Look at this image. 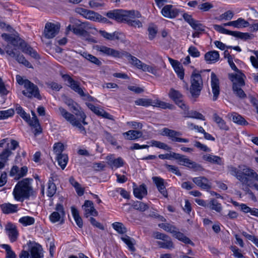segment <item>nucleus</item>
I'll return each mask as SVG.
<instances>
[{
  "mask_svg": "<svg viewBox=\"0 0 258 258\" xmlns=\"http://www.w3.org/2000/svg\"><path fill=\"white\" fill-rule=\"evenodd\" d=\"M228 172L235 176L242 184L248 185L249 178L258 181V174L253 169L245 165L239 166V168L232 165L227 167Z\"/></svg>",
  "mask_w": 258,
  "mask_h": 258,
  "instance_id": "f257e3e1",
  "label": "nucleus"
},
{
  "mask_svg": "<svg viewBox=\"0 0 258 258\" xmlns=\"http://www.w3.org/2000/svg\"><path fill=\"white\" fill-rule=\"evenodd\" d=\"M245 76L243 73L229 74V79L232 82V91L235 96L241 100L247 97L246 93L242 89L245 86L244 78Z\"/></svg>",
  "mask_w": 258,
  "mask_h": 258,
  "instance_id": "f03ea898",
  "label": "nucleus"
},
{
  "mask_svg": "<svg viewBox=\"0 0 258 258\" xmlns=\"http://www.w3.org/2000/svg\"><path fill=\"white\" fill-rule=\"evenodd\" d=\"M32 190L28 179L25 178L18 182L13 190V194L16 201H23L29 198Z\"/></svg>",
  "mask_w": 258,
  "mask_h": 258,
  "instance_id": "7ed1b4c3",
  "label": "nucleus"
},
{
  "mask_svg": "<svg viewBox=\"0 0 258 258\" xmlns=\"http://www.w3.org/2000/svg\"><path fill=\"white\" fill-rule=\"evenodd\" d=\"M61 76L63 81L67 82V85L81 97H83L84 100L92 102L96 100L95 98L90 96L88 93H85L83 89L80 87V83L74 80L70 75L61 74Z\"/></svg>",
  "mask_w": 258,
  "mask_h": 258,
  "instance_id": "20e7f679",
  "label": "nucleus"
},
{
  "mask_svg": "<svg viewBox=\"0 0 258 258\" xmlns=\"http://www.w3.org/2000/svg\"><path fill=\"white\" fill-rule=\"evenodd\" d=\"M190 86L189 91L191 97L194 98H198L203 87V81L200 73L194 71L190 77Z\"/></svg>",
  "mask_w": 258,
  "mask_h": 258,
  "instance_id": "39448f33",
  "label": "nucleus"
},
{
  "mask_svg": "<svg viewBox=\"0 0 258 258\" xmlns=\"http://www.w3.org/2000/svg\"><path fill=\"white\" fill-rule=\"evenodd\" d=\"M214 28L217 31L225 34L230 35L235 37L240 38L242 40H246L251 39L253 37V35L247 32L243 33L239 31H232L227 30L222 26L215 24L214 25Z\"/></svg>",
  "mask_w": 258,
  "mask_h": 258,
  "instance_id": "423d86ee",
  "label": "nucleus"
},
{
  "mask_svg": "<svg viewBox=\"0 0 258 258\" xmlns=\"http://www.w3.org/2000/svg\"><path fill=\"white\" fill-rule=\"evenodd\" d=\"M126 15L124 22L133 27H142V22L140 20L136 19V18H140L142 16L139 12L135 10L128 11Z\"/></svg>",
  "mask_w": 258,
  "mask_h": 258,
  "instance_id": "0eeeda50",
  "label": "nucleus"
},
{
  "mask_svg": "<svg viewBox=\"0 0 258 258\" xmlns=\"http://www.w3.org/2000/svg\"><path fill=\"white\" fill-rule=\"evenodd\" d=\"M24 88L25 90L22 91L24 96L30 98L34 97L39 100L41 99L38 87L31 81H26Z\"/></svg>",
  "mask_w": 258,
  "mask_h": 258,
  "instance_id": "6e6552de",
  "label": "nucleus"
},
{
  "mask_svg": "<svg viewBox=\"0 0 258 258\" xmlns=\"http://www.w3.org/2000/svg\"><path fill=\"white\" fill-rule=\"evenodd\" d=\"M94 48L101 55L114 58L122 57L123 51H119L104 45H96L94 46Z\"/></svg>",
  "mask_w": 258,
  "mask_h": 258,
  "instance_id": "1a4fd4ad",
  "label": "nucleus"
},
{
  "mask_svg": "<svg viewBox=\"0 0 258 258\" xmlns=\"http://www.w3.org/2000/svg\"><path fill=\"white\" fill-rule=\"evenodd\" d=\"M64 216L65 212L63 206L60 204H57L55 211L49 216V220L53 223L59 222L60 224H62L64 222Z\"/></svg>",
  "mask_w": 258,
  "mask_h": 258,
  "instance_id": "9d476101",
  "label": "nucleus"
},
{
  "mask_svg": "<svg viewBox=\"0 0 258 258\" xmlns=\"http://www.w3.org/2000/svg\"><path fill=\"white\" fill-rule=\"evenodd\" d=\"M161 135L162 136L168 137L173 142L186 143H188L189 141L188 139L179 137L182 135L181 132L170 130L166 127L162 129V133Z\"/></svg>",
  "mask_w": 258,
  "mask_h": 258,
  "instance_id": "9b49d317",
  "label": "nucleus"
},
{
  "mask_svg": "<svg viewBox=\"0 0 258 258\" xmlns=\"http://www.w3.org/2000/svg\"><path fill=\"white\" fill-rule=\"evenodd\" d=\"M168 95L174 103L182 109L185 110L187 108L183 101V96L179 91L171 88Z\"/></svg>",
  "mask_w": 258,
  "mask_h": 258,
  "instance_id": "f8f14e48",
  "label": "nucleus"
},
{
  "mask_svg": "<svg viewBox=\"0 0 258 258\" xmlns=\"http://www.w3.org/2000/svg\"><path fill=\"white\" fill-rule=\"evenodd\" d=\"M181 11L175 6L167 5L164 6L161 10L162 15L166 18L173 19L177 17Z\"/></svg>",
  "mask_w": 258,
  "mask_h": 258,
  "instance_id": "ddd939ff",
  "label": "nucleus"
},
{
  "mask_svg": "<svg viewBox=\"0 0 258 258\" xmlns=\"http://www.w3.org/2000/svg\"><path fill=\"white\" fill-rule=\"evenodd\" d=\"M59 28V26L57 24L50 22L46 23L43 32L44 37L47 39L53 38L58 33Z\"/></svg>",
  "mask_w": 258,
  "mask_h": 258,
  "instance_id": "4468645a",
  "label": "nucleus"
},
{
  "mask_svg": "<svg viewBox=\"0 0 258 258\" xmlns=\"http://www.w3.org/2000/svg\"><path fill=\"white\" fill-rule=\"evenodd\" d=\"M179 164L192 169L194 171H201L204 169L201 165L190 160L183 155H181Z\"/></svg>",
  "mask_w": 258,
  "mask_h": 258,
  "instance_id": "2eb2a0df",
  "label": "nucleus"
},
{
  "mask_svg": "<svg viewBox=\"0 0 258 258\" xmlns=\"http://www.w3.org/2000/svg\"><path fill=\"white\" fill-rule=\"evenodd\" d=\"M30 252V258H43L42 248L36 242L29 241L28 243Z\"/></svg>",
  "mask_w": 258,
  "mask_h": 258,
  "instance_id": "dca6fc26",
  "label": "nucleus"
},
{
  "mask_svg": "<svg viewBox=\"0 0 258 258\" xmlns=\"http://www.w3.org/2000/svg\"><path fill=\"white\" fill-rule=\"evenodd\" d=\"M127 11L123 10H114L107 12L106 15L108 18L118 22H124Z\"/></svg>",
  "mask_w": 258,
  "mask_h": 258,
  "instance_id": "f3484780",
  "label": "nucleus"
},
{
  "mask_svg": "<svg viewBox=\"0 0 258 258\" xmlns=\"http://www.w3.org/2000/svg\"><path fill=\"white\" fill-rule=\"evenodd\" d=\"M5 230L11 242H15L18 237L19 232L16 226L12 223H8Z\"/></svg>",
  "mask_w": 258,
  "mask_h": 258,
  "instance_id": "a211bd4d",
  "label": "nucleus"
},
{
  "mask_svg": "<svg viewBox=\"0 0 258 258\" xmlns=\"http://www.w3.org/2000/svg\"><path fill=\"white\" fill-rule=\"evenodd\" d=\"M84 210V215L86 217L90 216H97L98 212L94 208L93 203L89 200L85 201L84 204L82 206Z\"/></svg>",
  "mask_w": 258,
  "mask_h": 258,
  "instance_id": "6ab92c4d",
  "label": "nucleus"
},
{
  "mask_svg": "<svg viewBox=\"0 0 258 258\" xmlns=\"http://www.w3.org/2000/svg\"><path fill=\"white\" fill-rule=\"evenodd\" d=\"M211 87L213 93V100L216 101L219 95L220 88L219 79L214 73L211 74Z\"/></svg>",
  "mask_w": 258,
  "mask_h": 258,
  "instance_id": "aec40b11",
  "label": "nucleus"
},
{
  "mask_svg": "<svg viewBox=\"0 0 258 258\" xmlns=\"http://www.w3.org/2000/svg\"><path fill=\"white\" fill-rule=\"evenodd\" d=\"M28 168L27 166H23L20 169L17 166L15 165L13 166L12 168L10 174L11 176L15 175V178L17 179H19L21 178L26 176Z\"/></svg>",
  "mask_w": 258,
  "mask_h": 258,
  "instance_id": "412c9836",
  "label": "nucleus"
},
{
  "mask_svg": "<svg viewBox=\"0 0 258 258\" xmlns=\"http://www.w3.org/2000/svg\"><path fill=\"white\" fill-rule=\"evenodd\" d=\"M192 181L202 189L208 190L211 188L209 180L204 176H199L192 178Z\"/></svg>",
  "mask_w": 258,
  "mask_h": 258,
  "instance_id": "4be33fe9",
  "label": "nucleus"
},
{
  "mask_svg": "<svg viewBox=\"0 0 258 258\" xmlns=\"http://www.w3.org/2000/svg\"><path fill=\"white\" fill-rule=\"evenodd\" d=\"M152 179L154 183L156 184L159 191L164 197L167 198L168 194L164 184V180L163 178L157 176L153 177Z\"/></svg>",
  "mask_w": 258,
  "mask_h": 258,
  "instance_id": "5701e85b",
  "label": "nucleus"
},
{
  "mask_svg": "<svg viewBox=\"0 0 258 258\" xmlns=\"http://www.w3.org/2000/svg\"><path fill=\"white\" fill-rule=\"evenodd\" d=\"M169 60L174 68L175 73L177 74L178 77L181 79L183 80L184 72L183 67L177 60L169 58Z\"/></svg>",
  "mask_w": 258,
  "mask_h": 258,
  "instance_id": "b1692460",
  "label": "nucleus"
},
{
  "mask_svg": "<svg viewBox=\"0 0 258 258\" xmlns=\"http://www.w3.org/2000/svg\"><path fill=\"white\" fill-rule=\"evenodd\" d=\"M220 58L219 52L216 50H212L206 52L205 54V59L208 63H214Z\"/></svg>",
  "mask_w": 258,
  "mask_h": 258,
  "instance_id": "393cba45",
  "label": "nucleus"
},
{
  "mask_svg": "<svg viewBox=\"0 0 258 258\" xmlns=\"http://www.w3.org/2000/svg\"><path fill=\"white\" fill-rule=\"evenodd\" d=\"M123 136L126 140H135L143 136L142 132L137 130H130L123 133Z\"/></svg>",
  "mask_w": 258,
  "mask_h": 258,
  "instance_id": "a878e982",
  "label": "nucleus"
},
{
  "mask_svg": "<svg viewBox=\"0 0 258 258\" xmlns=\"http://www.w3.org/2000/svg\"><path fill=\"white\" fill-rule=\"evenodd\" d=\"M1 208L4 214H9L16 213L18 210V206L10 203H4L1 205Z\"/></svg>",
  "mask_w": 258,
  "mask_h": 258,
  "instance_id": "bb28decb",
  "label": "nucleus"
},
{
  "mask_svg": "<svg viewBox=\"0 0 258 258\" xmlns=\"http://www.w3.org/2000/svg\"><path fill=\"white\" fill-rule=\"evenodd\" d=\"M20 45L21 47L22 51L24 53L30 55L31 57L35 59L39 58V55L37 52L31 47L27 45L24 42H21L20 43Z\"/></svg>",
  "mask_w": 258,
  "mask_h": 258,
  "instance_id": "cd10ccee",
  "label": "nucleus"
},
{
  "mask_svg": "<svg viewBox=\"0 0 258 258\" xmlns=\"http://www.w3.org/2000/svg\"><path fill=\"white\" fill-rule=\"evenodd\" d=\"M107 164L112 168H118L122 167L124 165V161L121 157L116 159L112 158L111 156H107Z\"/></svg>",
  "mask_w": 258,
  "mask_h": 258,
  "instance_id": "c85d7f7f",
  "label": "nucleus"
},
{
  "mask_svg": "<svg viewBox=\"0 0 258 258\" xmlns=\"http://www.w3.org/2000/svg\"><path fill=\"white\" fill-rule=\"evenodd\" d=\"M123 56L125 57L132 65L138 69H140L141 66L143 63L140 59L127 52L123 51L122 57Z\"/></svg>",
  "mask_w": 258,
  "mask_h": 258,
  "instance_id": "c756f323",
  "label": "nucleus"
},
{
  "mask_svg": "<svg viewBox=\"0 0 258 258\" xmlns=\"http://www.w3.org/2000/svg\"><path fill=\"white\" fill-rule=\"evenodd\" d=\"M134 195L139 199H142L144 197L147 195V190L146 185L143 184L139 187L134 188Z\"/></svg>",
  "mask_w": 258,
  "mask_h": 258,
  "instance_id": "7c9ffc66",
  "label": "nucleus"
},
{
  "mask_svg": "<svg viewBox=\"0 0 258 258\" xmlns=\"http://www.w3.org/2000/svg\"><path fill=\"white\" fill-rule=\"evenodd\" d=\"M172 235L179 240L185 244H189L192 246L195 245L194 242L191 241L189 238L185 236L183 233L179 232L177 228L175 229V232L173 233Z\"/></svg>",
  "mask_w": 258,
  "mask_h": 258,
  "instance_id": "2f4dec72",
  "label": "nucleus"
},
{
  "mask_svg": "<svg viewBox=\"0 0 258 258\" xmlns=\"http://www.w3.org/2000/svg\"><path fill=\"white\" fill-rule=\"evenodd\" d=\"M80 54L87 60L89 61L92 63L100 67L102 65V62L96 56L88 53L87 52H81Z\"/></svg>",
  "mask_w": 258,
  "mask_h": 258,
  "instance_id": "473e14b6",
  "label": "nucleus"
},
{
  "mask_svg": "<svg viewBox=\"0 0 258 258\" xmlns=\"http://www.w3.org/2000/svg\"><path fill=\"white\" fill-rule=\"evenodd\" d=\"M121 239L126 244L129 250L132 252H135L136 250V249L134 246L136 243V241L135 239L127 235H125L121 237Z\"/></svg>",
  "mask_w": 258,
  "mask_h": 258,
  "instance_id": "72a5a7b5",
  "label": "nucleus"
},
{
  "mask_svg": "<svg viewBox=\"0 0 258 258\" xmlns=\"http://www.w3.org/2000/svg\"><path fill=\"white\" fill-rule=\"evenodd\" d=\"M213 120L217 123L218 127L222 130L227 131L229 130V126L222 117H220L217 113L213 114Z\"/></svg>",
  "mask_w": 258,
  "mask_h": 258,
  "instance_id": "f704fd0d",
  "label": "nucleus"
},
{
  "mask_svg": "<svg viewBox=\"0 0 258 258\" xmlns=\"http://www.w3.org/2000/svg\"><path fill=\"white\" fill-rule=\"evenodd\" d=\"M203 158L204 160L208 161L211 163L216 164L219 165L223 164L222 159L219 156L206 154L203 156Z\"/></svg>",
  "mask_w": 258,
  "mask_h": 258,
  "instance_id": "c9c22d12",
  "label": "nucleus"
},
{
  "mask_svg": "<svg viewBox=\"0 0 258 258\" xmlns=\"http://www.w3.org/2000/svg\"><path fill=\"white\" fill-rule=\"evenodd\" d=\"M92 112H93L97 115L101 116L104 118L108 119L113 121L114 120V117L109 113L105 111L102 108H100L96 106L95 109L93 110Z\"/></svg>",
  "mask_w": 258,
  "mask_h": 258,
  "instance_id": "e433bc0d",
  "label": "nucleus"
},
{
  "mask_svg": "<svg viewBox=\"0 0 258 258\" xmlns=\"http://www.w3.org/2000/svg\"><path fill=\"white\" fill-rule=\"evenodd\" d=\"M163 241H158L157 244L160 248L165 249H171L174 247L173 243L171 238L167 235V237L162 240Z\"/></svg>",
  "mask_w": 258,
  "mask_h": 258,
  "instance_id": "4c0bfd02",
  "label": "nucleus"
},
{
  "mask_svg": "<svg viewBox=\"0 0 258 258\" xmlns=\"http://www.w3.org/2000/svg\"><path fill=\"white\" fill-rule=\"evenodd\" d=\"M58 110L59 114L70 123L74 119H75V118L76 117L75 115L69 112L63 107H59Z\"/></svg>",
  "mask_w": 258,
  "mask_h": 258,
  "instance_id": "58836bf2",
  "label": "nucleus"
},
{
  "mask_svg": "<svg viewBox=\"0 0 258 258\" xmlns=\"http://www.w3.org/2000/svg\"><path fill=\"white\" fill-rule=\"evenodd\" d=\"M56 186L55 183H53V179L50 177L48 182V187L47 191V196L49 197H53L56 193Z\"/></svg>",
  "mask_w": 258,
  "mask_h": 258,
  "instance_id": "ea45409f",
  "label": "nucleus"
},
{
  "mask_svg": "<svg viewBox=\"0 0 258 258\" xmlns=\"http://www.w3.org/2000/svg\"><path fill=\"white\" fill-rule=\"evenodd\" d=\"M71 212L73 217L79 227L82 228L83 225V220L79 215V212L75 207H71Z\"/></svg>",
  "mask_w": 258,
  "mask_h": 258,
  "instance_id": "a19ab883",
  "label": "nucleus"
},
{
  "mask_svg": "<svg viewBox=\"0 0 258 258\" xmlns=\"http://www.w3.org/2000/svg\"><path fill=\"white\" fill-rule=\"evenodd\" d=\"M181 156V154L176 153L175 152H172L169 154L167 153L166 154H160L158 156V157L161 159H169L170 160L171 159H174L178 161L179 163L180 158Z\"/></svg>",
  "mask_w": 258,
  "mask_h": 258,
  "instance_id": "79ce46f5",
  "label": "nucleus"
},
{
  "mask_svg": "<svg viewBox=\"0 0 258 258\" xmlns=\"http://www.w3.org/2000/svg\"><path fill=\"white\" fill-rule=\"evenodd\" d=\"M185 117L195 118L202 120H205V117L201 113L196 110H190L185 113Z\"/></svg>",
  "mask_w": 258,
  "mask_h": 258,
  "instance_id": "37998d69",
  "label": "nucleus"
},
{
  "mask_svg": "<svg viewBox=\"0 0 258 258\" xmlns=\"http://www.w3.org/2000/svg\"><path fill=\"white\" fill-rule=\"evenodd\" d=\"M208 206L210 209L214 210L219 213H220L222 210L221 204L214 199L210 201Z\"/></svg>",
  "mask_w": 258,
  "mask_h": 258,
  "instance_id": "c03bdc74",
  "label": "nucleus"
},
{
  "mask_svg": "<svg viewBox=\"0 0 258 258\" xmlns=\"http://www.w3.org/2000/svg\"><path fill=\"white\" fill-rule=\"evenodd\" d=\"M231 116L233 122L238 124L242 125L248 124V122L244 119L243 117L235 112H233L231 114Z\"/></svg>",
  "mask_w": 258,
  "mask_h": 258,
  "instance_id": "a18cd8bd",
  "label": "nucleus"
},
{
  "mask_svg": "<svg viewBox=\"0 0 258 258\" xmlns=\"http://www.w3.org/2000/svg\"><path fill=\"white\" fill-rule=\"evenodd\" d=\"M99 33L102 36L107 40H113L115 39H119V37L118 36V33L116 32H114L112 33H109L106 32L105 31L100 30Z\"/></svg>",
  "mask_w": 258,
  "mask_h": 258,
  "instance_id": "49530a36",
  "label": "nucleus"
},
{
  "mask_svg": "<svg viewBox=\"0 0 258 258\" xmlns=\"http://www.w3.org/2000/svg\"><path fill=\"white\" fill-rule=\"evenodd\" d=\"M19 222L24 226H30L34 223L35 219L30 216H24L19 219Z\"/></svg>",
  "mask_w": 258,
  "mask_h": 258,
  "instance_id": "de8ad7c7",
  "label": "nucleus"
},
{
  "mask_svg": "<svg viewBox=\"0 0 258 258\" xmlns=\"http://www.w3.org/2000/svg\"><path fill=\"white\" fill-rule=\"evenodd\" d=\"M56 160L57 161L58 164L61 167V169H64L68 162V157L67 155L65 154L59 155V156H56Z\"/></svg>",
  "mask_w": 258,
  "mask_h": 258,
  "instance_id": "09e8293b",
  "label": "nucleus"
},
{
  "mask_svg": "<svg viewBox=\"0 0 258 258\" xmlns=\"http://www.w3.org/2000/svg\"><path fill=\"white\" fill-rule=\"evenodd\" d=\"M134 209L141 212H144L149 209V206L148 204L144 203L140 201H135L133 204Z\"/></svg>",
  "mask_w": 258,
  "mask_h": 258,
  "instance_id": "8fccbe9b",
  "label": "nucleus"
},
{
  "mask_svg": "<svg viewBox=\"0 0 258 258\" xmlns=\"http://www.w3.org/2000/svg\"><path fill=\"white\" fill-rule=\"evenodd\" d=\"M1 247L6 251V258H16V254L9 244H3Z\"/></svg>",
  "mask_w": 258,
  "mask_h": 258,
  "instance_id": "3c124183",
  "label": "nucleus"
},
{
  "mask_svg": "<svg viewBox=\"0 0 258 258\" xmlns=\"http://www.w3.org/2000/svg\"><path fill=\"white\" fill-rule=\"evenodd\" d=\"M249 26V22L242 18H239L237 20L234 21V27L235 28H245Z\"/></svg>",
  "mask_w": 258,
  "mask_h": 258,
  "instance_id": "603ef678",
  "label": "nucleus"
},
{
  "mask_svg": "<svg viewBox=\"0 0 258 258\" xmlns=\"http://www.w3.org/2000/svg\"><path fill=\"white\" fill-rule=\"evenodd\" d=\"M84 18L93 21L97 22V20H99V18H101V15L94 11L88 10Z\"/></svg>",
  "mask_w": 258,
  "mask_h": 258,
  "instance_id": "864d4df0",
  "label": "nucleus"
},
{
  "mask_svg": "<svg viewBox=\"0 0 258 258\" xmlns=\"http://www.w3.org/2000/svg\"><path fill=\"white\" fill-rule=\"evenodd\" d=\"M135 103L137 105L145 107L153 106L152 100L150 99L139 98L135 101Z\"/></svg>",
  "mask_w": 258,
  "mask_h": 258,
  "instance_id": "5fc2aeb1",
  "label": "nucleus"
},
{
  "mask_svg": "<svg viewBox=\"0 0 258 258\" xmlns=\"http://www.w3.org/2000/svg\"><path fill=\"white\" fill-rule=\"evenodd\" d=\"M150 143H151V146L152 147H156L167 151L171 150V148L167 144L160 141L152 140Z\"/></svg>",
  "mask_w": 258,
  "mask_h": 258,
  "instance_id": "6e6d98bb",
  "label": "nucleus"
},
{
  "mask_svg": "<svg viewBox=\"0 0 258 258\" xmlns=\"http://www.w3.org/2000/svg\"><path fill=\"white\" fill-rule=\"evenodd\" d=\"M15 113L14 109L11 108L6 110L0 111V120L5 119L12 117Z\"/></svg>",
  "mask_w": 258,
  "mask_h": 258,
  "instance_id": "4d7b16f0",
  "label": "nucleus"
},
{
  "mask_svg": "<svg viewBox=\"0 0 258 258\" xmlns=\"http://www.w3.org/2000/svg\"><path fill=\"white\" fill-rule=\"evenodd\" d=\"M158 226L172 234L173 232H175V230L177 228L175 226L169 223H160L158 224Z\"/></svg>",
  "mask_w": 258,
  "mask_h": 258,
  "instance_id": "13d9d810",
  "label": "nucleus"
},
{
  "mask_svg": "<svg viewBox=\"0 0 258 258\" xmlns=\"http://www.w3.org/2000/svg\"><path fill=\"white\" fill-rule=\"evenodd\" d=\"M71 124L73 126L78 128L79 132L83 135L86 134L85 128L82 125L81 121L77 119L76 117L72 121Z\"/></svg>",
  "mask_w": 258,
  "mask_h": 258,
  "instance_id": "bf43d9fd",
  "label": "nucleus"
},
{
  "mask_svg": "<svg viewBox=\"0 0 258 258\" xmlns=\"http://www.w3.org/2000/svg\"><path fill=\"white\" fill-rule=\"evenodd\" d=\"M17 61L20 63L24 64L28 68H32V64L26 59L25 57L20 54H17L16 57H15Z\"/></svg>",
  "mask_w": 258,
  "mask_h": 258,
  "instance_id": "052dcab7",
  "label": "nucleus"
},
{
  "mask_svg": "<svg viewBox=\"0 0 258 258\" xmlns=\"http://www.w3.org/2000/svg\"><path fill=\"white\" fill-rule=\"evenodd\" d=\"M153 106L160 107L164 109L167 108L173 109L174 108V106L173 105L158 100L156 101L155 104H153Z\"/></svg>",
  "mask_w": 258,
  "mask_h": 258,
  "instance_id": "680f3d73",
  "label": "nucleus"
},
{
  "mask_svg": "<svg viewBox=\"0 0 258 258\" xmlns=\"http://www.w3.org/2000/svg\"><path fill=\"white\" fill-rule=\"evenodd\" d=\"M112 227L120 234H123L126 232V228L121 223L115 222L112 224Z\"/></svg>",
  "mask_w": 258,
  "mask_h": 258,
  "instance_id": "e2e57ef3",
  "label": "nucleus"
},
{
  "mask_svg": "<svg viewBox=\"0 0 258 258\" xmlns=\"http://www.w3.org/2000/svg\"><path fill=\"white\" fill-rule=\"evenodd\" d=\"M148 31L149 33V39L150 40H152L156 36L158 32L157 27L155 25H150L148 28Z\"/></svg>",
  "mask_w": 258,
  "mask_h": 258,
  "instance_id": "0e129e2a",
  "label": "nucleus"
},
{
  "mask_svg": "<svg viewBox=\"0 0 258 258\" xmlns=\"http://www.w3.org/2000/svg\"><path fill=\"white\" fill-rule=\"evenodd\" d=\"M72 30L75 34L80 36L82 38H83L84 35L86 34L87 32V31L83 29L80 25L76 27L73 26Z\"/></svg>",
  "mask_w": 258,
  "mask_h": 258,
  "instance_id": "69168bd1",
  "label": "nucleus"
},
{
  "mask_svg": "<svg viewBox=\"0 0 258 258\" xmlns=\"http://www.w3.org/2000/svg\"><path fill=\"white\" fill-rule=\"evenodd\" d=\"M190 27L197 31L204 32L205 31V26L197 20H195Z\"/></svg>",
  "mask_w": 258,
  "mask_h": 258,
  "instance_id": "338daca9",
  "label": "nucleus"
},
{
  "mask_svg": "<svg viewBox=\"0 0 258 258\" xmlns=\"http://www.w3.org/2000/svg\"><path fill=\"white\" fill-rule=\"evenodd\" d=\"M63 145L61 143H57L53 146V151L56 156L59 155H62V152L63 151Z\"/></svg>",
  "mask_w": 258,
  "mask_h": 258,
  "instance_id": "774afa93",
  "label": "nucleus"
}]
</instances>
